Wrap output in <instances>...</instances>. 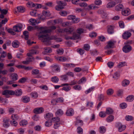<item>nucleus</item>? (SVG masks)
<instances>
[{"instance_id":"6","label":"nucleus","mask_w":134,"mask_h":134,"mask_svg":"<svg viewBox=\"0 0 134 134\" xmlns=\"http://www.w3.org/2000/svg\"><path fill=\"white\" fill-rule=\"evenodd\" d=\"M132 49L131 46L130 45H125L123 47L122 49L124 52L127 53L130 51Z\"/></svg>"},{"instance_id":"38","label":"nucleus","mask_w":134,"mask_h":134,"mask_svg":"<svg viewBox=\"0 0 134 134\" xmlns=\"http://www.w3.org/2000/svg\"><path fill=\"white\" fill-rule=\"evenodd\" d=\"M29 22L31 23L30 24L34 25L36 24V21L34 19L31 18L29 20Z\"/></svg>"},{"instance_id":"58","label":"nucleus","mask_w":134,"mask_h":134,"mask_svg":"<svg viewBox=\"0 0 134 134\" xmlns=\"http://www.w3.org/2000/svg\"><path fill=\"white\" fill-rule=\"evenodd\" d=\"M73 88L75 90H80L81 89V86L79 85H75L73 87Z\"/></svg>"},{"instance_id":"46","label":"nucleus","mask_w":134,"mask_h":134,"mask_svg":"<svg viewBox=\"0 0 134 134\" xmlns=\"http://www.w3.org/2000/svg\"><path fill=\"white\" fill-rule=\"evenodd\" d=\"M64 86L62 88V90H64L66 92H68L70 91L71 89L70 86Z\"/></svg>"},{"instance_id":"29","label":"nucleus","mask_w":134,"mask_h":134,"mask_svg":"<svg viewBox=\"0 0 134 134\" xmlns=\"http://www.w3.org/2000/svg\"><path fill=\"white\" fill-rule=\"evenodd\" d=\"M55 70V71L57 72H59L60 71V68L59 66L54 65L51 66Z\"/></svg>"},{"instance_id":"12","label":"nucleus","mask_w":134,"mask_h":134,"mask_svg":"<svg viewBox=\"0 0 134 134\" xmlns=\"http://www.w3.org/2000/svg\"><path fill=\"white\" fill-rule=\"evenodd\" d=\"M44 111V109L42 107L34 109L33 112L36 114L42 113Z\"/></svg>"},{"instance_id":"62","label":"nucleus","mask_w":134,"mask_h":134,"mask_svg":"<svg viewBox=\"0 0 134 134\" xmlns=\"http://www.w3.org/2000/svg\"><path fill=\"white\" fill-rule=\"evenodd\" d=\"M13 121H10V124L14 126H16L18 125V123L15 120H13Z\"/></svg>"},{"instance_id":"39","label":"nucleus","mask_w":134,"mask_h":134,"mask_svg":"<svg viewBox=\"0 0 134 134\" xmlns=\"http://www.w3.org/2000/svg\"><path fill=\"white\" fill-rule=\"evenodd\" d=\"M11 119L13 120H17L19 118L18 116L16 114H13L11 117Z\"/></svg>"},{"instance_id":"9","label":"nucleus","mask_w":134,"mask_h":134,"mask_svg":"<svg viewBox=\"0 0 134 134\" xmlns=\"http://www.w3.org/2000/svg\"><path fill=\"white\" fill-rule=\"evenodd\" d=\"M74 114V111L73 109L70 108L68 109L66 111L65 114L68 116H71Z\"/></svg>"},{"instance_id":"64","label":"nucleus","mask_w":134,"mask_h":134,"mask_svg":"<svg viewBox=\"0 0 134 134\" xmlns=\"http://www.w3.org/2000/svg\"><path fill=\"white\" fill-rule=\"evenodd\" d=\"M7 31L9 33H10L13 35H15L16 34L12 30V29H9L7 30Z\"/></svg>"},{"instance_id":"54","label":"nucleus","mask_w":134,"mask_h":134,"mask_svg":"<svg viewBox=\"0 0 134 134\" xmlns=\"http://www.w3.org/2000/svg\"><path fill=\"white\" fill-rule=\"evenodd\" d=\"M77 132L79 134H82L83 133V129L80 127H77Z\"/></svg>"},{"instance_id":"14","label":"nucleus","mask_w":134,"mask_h":134,"mask_svg":"<svg viewBox=\"0 0 134 134\" xmlns=\"http://www.w3.org/2000/svg\"><path fill=\"white\" fill-rule=\"evenodd\" d=\"M21 100L22 102L24 103H28L30 101V97L26 96L22 97Z\"/></svg>"},{"instance_id":"48","label":"nucleus","mask_w":134,"mask_h":134,"mask_svg":"<svg viewBox=\"0 0 134 134\" xmlns=\"http://www.w3.org/2000/svg\"><path fill=\"white\" fill-rule=\"evenodd\" d=\"M52 121L48 120L46 122L45 124L46 127H49L52 125Z\"/></svg>"},{"instance_id":"20","label":"nucleus","mask_w":134,"mask_h":134,"mask_svg":"<svg viewBox=\"0 0 134 134\" xmlns=\"http://www.w3.org/2000/svg\"><path fill=\"white\" fill-rule=\"evenodd\" d=\"M130 10L129 9H127L124 10V11L122 12V14L124 16H128L130 14Z\"/></svg>"},{"instance_id":"36","label":"nucleus","mask_w":134,"mask_h":134,"mask_svg":"<svg viewBox=\"0 0 134 134\" xmlns=\"http://www.w3.org/2000/svg\"><path fill=\"white\" fill-rule=\"evenodd\" d=\"M73 31V30L70 28H66L64 29V32H65L68 34H71Z\"/></svg>"},{"instance_id":"32","label":"nucleus","mask_w":134,"mask_h":134,"mask_svg":"<svg viewBox=\"0 0 134 134\" xmlns=\"http://www.w3.org/2000/svg\"><path fill=\"white\" fill-rule=\"evenodd\" d=\"M80 36V35L76 33H74L72 34V38L73 40L78 39Z\"/></svg>"},{"instance_id":"43","label":"nucleus","mask_w":134,"mask_h":134,"mask_svg":"<svg viewBox=\"0 0 134 134\" xmlns=\"http://www.w3.org/2000/svg\"><path fill=\"white\" fill-rule=\"evenodd\" d=\"M32 58L33 59H34V58L33 57ZM32 59V58L31 57L29 59L27 60L26 61H23L22 63L23 64H27L29 63L30 62H31L32 61V60H31Z\"/></svg>"},{"instance_id":"31","label":"nucleus","mask_w":134,"mask_h":134,"mask_svg":"<svg viewBox=\"0 0 134 134\" xmlns=\"http://www.w3.org/2000/svg\"><path fill=\"white\" fill-rule=\"evenodd\" d=\"M57 60L59 61L62 62H64L68 60V59L66 57L63 56L61 57H59Z\"/></svg>"},{"instance_id":"35","label":"nucleus","mask_w":134,"mask_h":134,"mask_svg":"<svg viewBox=\"0 0 134 134\" xmlns=\"http://www.w3.org/2000/svg\"><path fill=\"white\" fill-rule=\"evenodd\" d=\"M45 52L49 53H51L52 51V49L50 47H46L44 48Z\"/></svg>"},{"instance_id":"41","label":"nucleus","mask_w":134,"mask_h":134,"mask_svg":"<svg viewBox=\"0 0 134 134\" xmlns=\"http://www.w3.org/2000/svg\"><path fill=\"white\" fill-rule=\"evenodd\" d=\"M126 65V63L125 62H122L119 63L118 65V67L119 68H121L123 66Z\"/></svg>"},{"instance_id":"44","label":"nucleus","mask_w":134,"mask_h":134,"mask_svg":"<svg viewBox=\"0 0 134 134\" xmlns=\"http://www.w3.org/2000/svg\"><path fill=\"white\" fill-rule=\"evenodd\" d=\"M83 124V122L82 120H77L76 121L75 125H80L82 126Z\"/></svg>"},{"instance_id":"17","label":"nucleus","mask_w":134,"mask_h":134,"mask_svg":"<svg viewBox=\"0 0 134 134\" xmlns=\"http://www.w3.org/2000/svg\"><path fill=\"white\" fill-rule=\"evenodd\" d=\"M77 83V81L74 80L71 81L69 84L68 83H63L62 84V86H68L69 85L72 86L74 85Z\"/></svg>"},{"instance_id":"22","label":"nucleus","mask_w":134,"mask_h":134,"mask_svg":"<svg viewBox=\"0 0 134 134\" xmlns=\"http://www.w3.org/2000/svg\"><path fill=\"white\" fill-rule=\"evenodd\" d=\"M63 111L60 109H58L55 113V114L57 116H61L63 115Z\"/></svg>"},{"instance_id":"57","label":"nucleus","mask_w":134,"mask_h":134,"mask_svg":"<svg viewBox=\"0 0 134 134\" xmlns=\"http://www.w3.org/2000/svg\"><path fill=\"white\" fill-rule=\"evenodd\" d=\"M79 5L81 7H85L87 6V4L85 2H83L79 4Z\"/></svg>"},{"instance_id":"21","label":"nucleus","mask_w":134,"mask_h":134,"mask_svg":"<svg viewBox=\"0 0 134 134\" xmlns=\"http://www.w3.org/2000/svg\"><path fill=\"white\" fill-rule=\"evenodd\" d=\"M19 42L17 41H14L12 43V46L14 48H18L19 47Z\"/></svg>"},{"instance_id":"3","label":"nucleus","mask_w":134,"mask_h":134,"mask_svg":"<svg viewBox=\"0 0 134 134\" xmlns=\"http://www.w3.org/2000/svg\"><path fill=\"white\" fill-rule=\"evenodd\" d=\"M59 5L56 6L55 7V9L57 10H59L61 9H63L64 8V6L66 5V3L63 1H59L57 2Z\"/></svg>"},{"instance_id":"53","label":"nucleus","mask_w":134,"mask_h":134,"mask_svg":"<svg viewBox=\"0 0 134 134\" xmlns=\"http://www.w3.org/2000/svg\"><path fill=\"white\" fill-rule=\"evenodd\" d=\"M107 93L108 95H110L113 94V91L111 89H109L107 90Z\"/></svg>"},{"instance_id":"42","label":"nucleus","mask_w":134,"mask_h":134,"mask_svg":"<svg viewBox=\"0 0 134 134\" xmlns=\"http://www.w3.org/2000/svg\"><path fill=\"white\" fill-rule=\"evenodd\" d=\"M99 129L100 132L102 133H104L106 131V128L103 126L100 127Z\"/></svg>"},{"instance_id":"7","label":"nucleus","mask_w":134,"mask_h":134,"mask_svg":"<svg viewBox=\"0 0 134 134\" xmlns=\"http://www.w3.org/2000/svg\"><path fill=\"white\" fill-rule=\"evenodd\" d=\"M2 94L5 96L6 98H9L10 97L9 95H12V91L8 90H4L2 92Z\"/></svg>"},{"instance_id":"61","label":"nucleus","mask_w":134,"mask_h":134,"mask_svg":"<svg viewBox=\"0 0 134 134\" xmlns=\"http://www.w3.org/2000/svg\"><path fill=\"white\" fill-rule=\"evenodd\" d=\"M120 107L122 109L126 108L127 107V105L125 103H123L120 104Z\"/></svg>"},{"instance_id":"63","label":"nucleus","mask_w":134,"mask_h":134,"mask_svg":"<svg viewBox=\"0 0 134 134\" xmlns=\"http://www.w3.org/2000/svg\"><path fill=\"white\" fill-rule=\"evenodd\" d=\"M119 74L117 72H116L115 73L114 75L113 76V77L115 79H117L119 77Z\"/></svg>"},{"instance_id":"28","label":"nucleus","mask_w":134,"mask_h":134,"mask_svg":"<svg viewBox=\"0 0 134 134\" xmlns=\"http://www.w3.org/2000/svg\"><path fill=\"white\" fill-rule=\"evenodd\" d=\"M130 83L129 80H123L122 82V84L123 86H126L129 85Z\"/></svg>"},{"instance_id":"26","label":"nucleus","mask_w":134,"mask_h":134,"mask_svg":"<svg viewBox=\"0 0 134 134\" xmlns=\"http://www.w3.org/2000/svg\"><path fill=\"white\" fill-rule=\"evenodd\" d=\"M17 11L21 13H23L25 11V8L22 6L18 7H17Z\"/></svg>"},{"instance_id":"25","label":"nucleus","mask_w":134,"mask_h":134,"mask_svg":"<svg viewBox=\"0 0 134 134\" xmlns=\"http://www.w3.org/2000/svg\"><path fill=\"white\" fill-rule=\"evenodd\" d=\"M113 112V110L112 109L110 108H108L106 109L105 113L108 114H112Z\"/></svg>"},{"instance_id":"16","label":"nucleus","mask_w":134,"mask_h":134,"mask_svg":"<svg viewBox=\"0 0 134 134\" xmlns=\"http://www.w3.org/2000/svg\"><path fill=\"white\" fill-rule=\"evenodd\" d=\"M22 27V25H15L13 27V30L16 32H19L21 31V29Z\"/></svg>"},{"instance_id":"8","label":"nucleus","mask_w":134,"mask_h":134,"mask_svg":"<svg viewBox=\"0 0 134 134\" xmlns=\"http://www.w3.org/2000/svg\"><path fill=\"white\" fill-rule=\"evenodd\" d=\"M23 92L21 89H19L16 90L14 91H12V95H15L17 96H20L22 94Z\"/></svg>"},{"instance_id":"60","label":"nucleus","mask_w":134,"mask_h":134,"mask_svg":"<svg viewBox=\"0 0 134 134\" xmlns=\"http://www.w3.org/2000/svg\"><path fill=\"white\" fill-rule=\"evenodd\" d=\"M77 52L79 53L80 55H82L85 52V51L84 50L81 49H77Z\"/></svg>"},{"instance_id":"5","label":"nucleus","mask_w":134,"mask_h":134,"mask_svg":"<svg viewBox=\"0 0 134 134\" xmlns=\"http://www.w3.org/2000/svg\"><path fill=\"white\" fill-rule=\"evenodd\" d=\"M10 121L9 119L7 117L4 118L3 119V126L5 128H7L9 126L10 124L9 123Z\"/></svg>"},{"instance_id":"33","label":"nucleus","mask_w":134,"mask_h":134,"mask_svg":"<svg viewBox=\"0 0 134 134\" xmlns=\"http://www.w3.org/2000/svg\"><path fill=\"white\" fill-rule=\"evenodd\" d=\"M60 77L62 81H64L68 79V77L66 74L65 75H61Z\"/></svg>"},{"instance_id":"4","label":"nucleus","mask_w":134,"mask_h":134,"mask_svg":"<svg viewBox=\"0 0 134 134\" xmlns=\"http://www.w3.org/2000/svg\"><path fill=\"white\" fill-rule=\"evenodd\" d=\"M116 127H118V130L119 132H121L124 130L126 128V126L124 125H122L121 123L118 122L116 125Z\"/></svg>"},{"instance_id":"18","label":"nucleus","mask_w":134,"mask_h":134,"mask_svg":"<svg viewBox=\"0 0 134 134\" xmlns=\"http://www.w3.org/2000/svg\"><path fill=\"white\" fill-rule=\"evenodd\" d=\"M10 77L12 80L14 81L17 80L18 79V75L15 73L12 74Z\"/></svg>"},{"instance_id":"15","label":"nucleus","mask_w":134,"mask_h":134,"mask_svg":"<svg viewBox=\"0 0 134 134\" xmlns=\"http://www.w3.org/2000/svg\"><path fill=\"white\" fill-rule=\"evenodd\" d=\"M107 31L109 34H111L113 33V29L114 28V26L109 25L107 26Z\"/></svg>"},{"instance_id":"45","label":"nucleus","mask_w":134,"mask_h":134,"mask_svg":"<svg viewBox=\"0 0 134 134\" xmlns=\"http://www.w3.org/2000/svg\"><path fill=\"white\" fill-rule=\"evenodd\" d=\"M27 124V121L25 120H23L20 121L19 124L20 126H24L26 125Z\"/></svg>"},{"instance_id":"37","label":"nucleus","mask_w":134,"mask_h":134,"mask_svg":"<svg viewBox=\"0 0 134 134\" xmlns=\"http://www.w3.org/2000/svg\"><path fill=\"white\" fill-rule=\"evenodd\" d=\"M30 95L32 97L34 98H36L38 97L37 93L36 92H32L30 94Z\"/></svg>"},{"instance_id":"2","label":"nucleus","mask_w":134,"mask_h":134,"mask_svg":"<svg viewBox=\"0 0 134 134\" xmlns=\"http://www.w3.org/2000/svg\"><path fill=\"white\" fill-rule=\"evenodd\" d=\"M56 29V27L54 26H51L50 29L46 30V28L44 27H41L39 28L40 30L38 35H43L48 34L51 32L52 30H55Z\"/></svg>"},{"instance_id":"55","label":"nucleus","mask_w":134,"mask_h":134,"mask_svg":"<svg viewBox=\"0 0 134 134\" xmlns=\"http://www.w3.org/2000/svg\"><path fill=\"white\" fill-rule=\"evenodd\" d=\"M132 99H134V96L132 95L129 96L126 98V100L127 101H130Z\"/></svg>"},{"instance_id":"52","label":"nucleus","mask_w":134,"mask_h":134,"mask_svg":"<svg viewBox=\"0 0 134 134\" xmlns=\"http://www.w3.org/2000/svg\"><path fill=\"white\" fill-rule=\"evenodd\" d=\"M39 72V70L36 69H33L31 73L32 75H37Z\"/></svg>"},{"instance_id":"10","label":"nucleus","mask_w":134,"mask_h":134,"mask_svg":"<svg viewBox=\"0 0 134 134\" xmlns=\"http://www.w3.org/2000/svg\"><path fill=\"white\" fill-rule=\"evenodd\" d=\"M114 42L110 41L107 42V45L104 48L105 49L113 48H114Z\"/></svg>"},{"instance_id":"27","label":"nucleus","mask_w":134,"mask_h":134,"mask_svg":"<svg viewBox=\"0 0 134 134\" xmlns=\"http://www.w3.org/2000/svg\"><path fill=\"white\" fill-rule=\"evenodd\" d=\"M114 116L112 115H110L106 119L107 121L108 122H110L114 120Z\"/></svg>"},{"instance_id":"19","label":"nucleus","mask_w":134,"mask_h":134,"mask_svg":"<svg viewBox=\"0 0 134 134\" xmlns=\"http://www.w3.org/2000/svg\"><path fill=\"white\" fill-rule=\"evenodd\" d=\"M124 6L122 4H119L118 5H116L115 9L116 11H120L124 8Z\"/></svg>"},{"instance_id":"40","label":"nucleus","mask_w":134,"mask_h":134,"mask_svg":"<svg viewBox=\"0 0 134 134\" xmlns=\"http://www.w3.org/2000/svg\"><path fill=\"white\" fill-rule=\"evenodd\" d=\"M104 96L103 94H100L98 95V100L99 101H101V100H103L104 99Z\"/></svg>"},{"instance_id":"1","label":"nucleus","mask_w":134,"mask_h":134,"mask_svg":"<svg viewBox=\"0 0 134 134\" xmlns=\"http://www.w3.org/2000/svg\"><path fill=\"white\" fill-rule=\"evenodd\" d=\"M38 37L39 39L41 40L42 42L44 43L46 46H49L51 45V43L50 40L57 39L56 36L50 37L48 34L43 35H38Z\"/></svg>"},{"instance_id":"49","label":"nucleus","mask_w":134,"mask_h":134,"mask_svg":"<svg viewBox=\"0 0 134 134\" xmlns=\"http://www.w3.org/2000/svg\"><path fill=\"white\" fill-rule=\"evenodd\" d=\"M27 79L25 77H23L20 79L18 81L19 83H23L25 82L26 81Z\"/></svg>"},{"instance_id":"47","label":"nucleus","mask_w":134,"mask_h":134,"mask_svg":"<svg viewBox=\"0 0 134 134\" xmlns=\"http://www.w3.org/2000/svg\"><path fill=\"white\" fill-rule=\"evenodd\" d=\"M126 120L127 121H131L133 120V117L130 115L126 116L125 117Z\"/></svg>"},{"instance_id":"11","label":"nucleus","mask_w":134,"mask_h":134,"mask_svg":"<svg viewBox=\"0 0 134 134\" xmlns=\"http://www.w3.org/2000/svg\"><path fill=\"white\" fill-rule=\"evenodd\" d=\"M131 35V34L130 32L129 31H126L123 34L122 37L123 39L127 40L130 37Z\"/></svg>"},{"instance_id":"23","label":"nucleus","mask_w":134,"mask_h":134,"mask_svg":"<svg viewBox=\"0 0 134 134\" xmlns=\"http://www.w3.org/2000/svg\"><path fill=\"white\" fill-rule=\"evenodd\" d=\"M115 5V2H111L108 3L107 7V8H111L114 7Z\"/></svg>"},{"instance_id":"50","label":"nucleus","mask_w":134,"mask_h":134,"mask_svg":"<svg viewBox=\"0 0 134 134\" xmlns=\"http://www.w3.org/2000/svg\"><path fill=\"white\" fill-rule=\"evenodd\" d=\"M99 115L101 118H104L106 116V114L105 112L102 111L100 112Z\"/></svg>"},{"instance_id":"13","label":"nucleus","mask_w":134,"mask_h":134,"mask_svg":"<svg viewBox=\"0 0 134 134\" xmlns=\"http://www.w3.org/2000/svg\"><path fill=\"white\" fill-rule=\"evenodd\" d=\"M53 115L52 114L49 113H47L46 114L45 116L44 117L45 119L48 120H51V119L54 120L55 119V118H53Z\"/></svg>"},{"instance_id":"30","label":"nucleus","mask_w":134,"mask_h":134,"mask_svg":"<svg viewBox=\"0 0 134 134\" xmlns=\"http://www.w3.org/2000/svg\"><path fill=\"white\" fill-rule=\"evenodd\" d=\"M23 34L24 36V38L26 40H27L29 38V32L28 31H26L23 32Z\"/></svg>"},{"instance_id":"51","label":"nucleus","mask_w":134,"mask_h":134,"mask_svg":"<svg viewBox=\"0 0 134 134\" xmlns=\"http://www.w3.org/2000/svg\"><path fill=\"white\" fill-rule=\"evenodd\" d=\"M42 14L45 16H49L50 15V14L49 11L43 10L42 12Z\"/></svg>"},{"instance_id":"34","label":"nucleus","mask_w":134,"mask_h":134,"mask_svg":"<svg viewBox=\"0 0 134 134\" xmlns=\"http://www.w3.org/2000/svg\"><path fill=\"white\" fill-rule=\"evenodd\" d=\"M96 7L95 6L94 4H92L88 5V7L86 9L88 10L92 9H94Z\"/></svg>"},{"instance_id":"56","label":"nucleus","mask_w":134,"mask_h":134,"mask_svg":"<svg viewBox=\"0 0 134 134\" xmlns=\"http://www.w3.org/2000/svg\"><path fill=\"white\" fill-rule=\"evenodd\" d=\"M59 14L62 16H66L67 14V12L65 11H62L59 12Z\"/></svg>"},{"instance_id":"24","label":"nucleus","mask_w":134,"mask_h":134,"mask_svg":"<svg viewBox=\"0 0 134 134\" xmlns=\"http://www.w3.org/2000/svg\"><path fill=\"white\" fill-rule=\"evenodd\" d=\"M59 80L57 76H55L52 77L51 79V81L54 83H57Z\"/></svg>"},{"instance_id":"59","label":"nucleus","mask_w":134,"mask_h":134,"mask_svg":"<svg viewBox=\"0 0 134 134\" xmlns=\"http://www.w3.org/2000/svg\"><path fill=\"white\" fill-rule=\"evenodd\" d=\"M107 65L108 67L110 68H111L114 65V63L113 62H110L107 63Z\"/></svg>"}]
</instances>
